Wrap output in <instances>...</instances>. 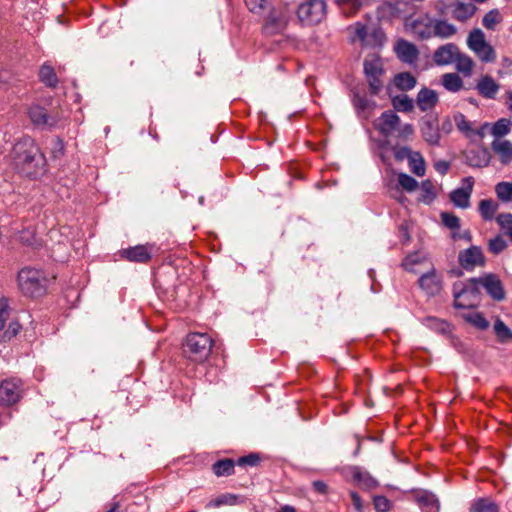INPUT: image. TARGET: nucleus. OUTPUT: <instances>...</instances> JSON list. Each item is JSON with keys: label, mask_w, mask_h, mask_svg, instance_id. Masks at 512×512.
I'll list each match as a JSON object with an SVG mask.
<instances>
[{"label": "nucleus", "mask_w": 512, "mask_h": 512, "mask_svg": "<svg viewBox=\"0 0 512 512\" xmlns=\"http://www.w3.org/2000/svg\"><path fill=\"white\" fill-rule=\"evenodd\" d=\"M501 20L500 12L497 9H492L484 15L482 25L488 30H493Z\"/></svg>", "instance_id": "49530a36"}, {"label": "nucleus", "mask_w": 512, "mask_h": 512, "mask_svg": "<svg viewBox=\"0 0 512 512\" xmlns=\"http://www.w3.org/2000/svg\"><path fill=\"white\" fill-rule=\"evenodd\" d=\"M476 90L481 97L492 100L496 98L500 84L490 75H483L476 83Z\"/></svg>", "instance_id": "f3484780"}, {"label": "nucleus", "mask_w": 512, "mask_h": 512, "mask_svg": "<svg viewBox=\"0 0 512 512\" xmlns=\"http://www.w3.org/2000/svg\"><path fill=\"white\" fill-rule=\"evenodd\" d=\"M267 0H245L246 6L253 13H258L265 7Z\"/></svg>", "instance_id": "0e129e2a"}, {"label": "nucleus", "mask_w": 512, "mask_h": 512, "mask_svg": "<svg viewBox=\"0 0 512 512\" xmlns=\"http://www.w3.org/2000/svg\"><path fill=\"white\" fill-rule=\"evenodd\" d=\"M10 158L18 172L25 176L38 177L45 171V156L29 136L22 137L14 144Z\"/></svg>", "instance_id": "f257e3e1"}, {"label": "nucleus", "mask_w": 512, "mask_h": 512, "mask_svg": "<svg viewBox=\"0 0 512 512\" xmlns=\"http://www.w3.org/2000/svg\"><path fill=\"white\" fill-rule=\"evenodd\" d=\"M416 499L424 512H439V502L434 494L423 491Z\"/></svg>", "instance_id": "a878e982"}, {"label": "nucleus", "mask_w": 512, "mask_h": 512, "mask_svg": "<svg viewBox=\"0 0 512 512\" xmlns=\"http://www.w3.org/2000/svg\"><path fill=\"white\" fill-rule=\"evenodd\" d=\"M420 262V257L418 254H414V255H408L404 260H403V263H402V266L404 267L405 270L409 271V272H413L415 273L416 270L414 269V266L416 264H418Z\"/></svg>", "instance_id": "bf43d9fd"}, {"label": "nucleus", "mask_w": 512, "mask_h": 512, "mask_svg": "<svg viewBox=\"0 0 512 512\" xmlns=\"http://www.w3.org/2000/svg\"><path fill=\"white\" fill-rule=\"evenodd\" d=\"M474 53L482 62L485 63H492L496 60V52L488 42L476 49Z\"/></svg>", "instance_id": "a19ab883"}, {"label": "nucleus", "mask_w": 512, "mask_h": 512, "mask_svg": "<svg viewBox=\"0 0 512 512\" xmlns=\"http://www.w3.org/2000/svg\"><path fill=\"white\" fill-rule=\"evenodd\" d=\"M236 496L232 494H224L216 498L214 501V505L216 507L222 506V505H234L236 503Z\"/></svg>", "instance_id": "680f3d73"}, {"label": "nucleus", "mask_w": 512, "mask_h": 512, "mask_svg": "<svg viewBox=\"0 0 512 512\" xmlns=\"http://www.w3.org/2000/svg\"><path fill=\"white\" fill-rule=\"evenodd\" d=\"M465 163L473 168H484L490 164L491 155L486 147L479 146L468 149L465 154Z\"/></svg>", "instance_id": "9b49d317"}, {"label": "nucleus", "mask_w": 512, "mask_h": 512, "mask_svg": "<svg viewBox=\"0 0 512 512\" xmlns=\"http://www.w3.org/2000/svg\"><path fill=\"white\" fill-rule=\"evenodd\" d=\"M259 461H260L259 456L255 453H251L247 456L240 457L237 460V464L239 466H245V465L256 466L259 463Z\"/></svg>", "instance_id": "052dcab7"}, {"label": "nucleus", "mask_w": 512, "mask_h": 512, "mask_svg": "<svg viewBox=\"0 0 512 512\" xmlns=\"http://www.w3.org/2000/svg\"><path fill=\"white\" fill-rule=\"evenodd\" d=\"M368 36V28L365 24L357 22L354 27V37L362 44L366 43Z\"/></svg>", "instance_id": "4d7b16f0"}, {"label": "nucleus", "mask_w": 512, "mask_h": 512, "mask_svg": "<svg viewBox=\"0 0 512 512\" xmlns=\"http://www.w3.org/2000/svg\"><path fill=\"white\" fill-rule=\"evenodd\" d=\"M416 83V78L409 72H402L394 77V85L401 91L412 90Z\"/></svg>", "instance_id": "7c9ffc66"}, {"label": "nucleus", "mask_w": 512, "mask_h": 512, "mask_svg": "<svg viewBox=\"0 0 512 512\" xmlns=\"http://www.w3.org/2000/svg\"><path fill=\"white\" fill-rule=\"evenodd\" d=\"M423 324L429 329L439 333V334H448L451 331L450 324L442 319L437 317L429 316L423 319Z\"/></svg>", "instance_id": "c85d7f7f"}, {"label": "nucleus", "mask_w": 512, "mask_h": 512, "mask_svg": "<svg viewBox=\"0 0 512 512\" xmlns=\"http://www.w3.org/2000/svg\"><path fill=\"white\" fill-rule=\"evenodd\" d=\"M373 504L377 512H388L392 507L391 501L385 496H374Z\"/></svg>", "instance_id": "864d4df0"}, {"label": "nucleus", "mask_w": 512, "mask_h": 512, "mask_svg": "<svg viewBox=\"0 0 512 512\" xmlns=\"http://www.w3.org/2000/svg\"><path fill=\"white\" fill-rule=\"evenodd\" d=\"M434 21V17L423 14L416 18L406 19L405 28L418 39L427 40L433 38Z\"/></svg>", "instance_id": "423d86ee"}, {"label": "nucleus", "mask_w": 512, "mask_h": 512, "mask_svg": "<svg viewBox=\"0 0 512 512\" xmlns=\"http://www.w3.org/2000/svg\"><path fill=\"white\" fill-rule=\"evenodd\" d=\"M399 125L400 118L392 110L383 112L375 121V128L386 137L394 134Z\"/></svg>", "instance_id": "f8f14e48"}, {"label": "nucleus", "mask_w": 512, "mask_h": 512, "mask_svg": "<svg viewBox=\"0 0 512 512\" xmlns=\"http://www.w3.org/2000/svg\"><path fill=\"white\" fill-rule=\"evenodd\" d=\"M458 51L459 49L455 44L447 43L435 50L433 60L439 66L449 65L455 60Z\"/></svg>", "instance_id": "aec40b11"}, {"label": "nucleus", "mask_w": 512, "mask_h": 512, "mask_svg": "<svg viewBox=\"0 0 512 512\" xmlns=\"http://www.w3.org/2000/svg\"><path fill=\"white\" fill-rule=\"evenodd\" d=\"M393 152H394V156H395V159L397 161H403L404 159H409L410 156L414 153V151H412L411 149H409L408 147L406 146H395L393 147Z\"/></svg>", "instance_id": "13d9d810"}, {"label": "nucleus", "mask_w": 512, "mask_h": 512, "mask_svg": "<svg viewBox=\"0 0 512 512\" xmlns=\"http://www.w3.org/2000/svg\"><path fill=\"white\" fill-rule=\"evenodd\" d=\"M327 4L325 0H306L297 9V17L303 25L319 24L326 16Z\"/></svg>", "instance_id": "39448f33"}, {"label": "nucleus", "mask_w": 512, "mask_h": 512, "mask_svg": "<svg viewBox=\"0 0 512 512\" xmlns=\"http://www.w3.org/2000/svg\"><path fill=\"white\" fill-rule=\"evenodd\" d=\"M421 133L426 142L431 145H437L440 140V133L437 126L431 121H425L421 126Z\"/></svg>", "instance_id": "c756f323"}, {"label": "nucleus", "mask_w": 512, "mask_h": 512, "mask_svg": "<svg viewBox=\"0 0 512 512\" xmlns=\"http://www.w3.org/2000/svg\"><path fill=\"white\" fill-rule=\"evenodd\" d=\"M511 131V121L506 118H500L491 127V135L494 139H504Z\"/></svg>", "instance_id": "f704fd0d"}, {"label": "nucleus", "mask_w": 512, "mask_h": 512, "mask_svg": "<svg viewBox=\"0 0 512 512\" xmlns=\"http://www.w3.org/2000/svg\"><path fill=\"white\" fill-rule=\"evenodd\" d=\"M485 34L479 28L470 31L467 38V45L473 52L486 43Z\"/></svg>", "instance_id": "e433bc0d"}, {"label": "nucleus", "mask_w": 512, "mask_h": 512, "mask_svg": "<svg viewBox=\"0 0 512 512\" xmlns=\"http://www.w3.org/2000/svg\"><path fill=\"white\" fill-rule=\"evenodd\" d=\"M491 149L502 165H509L512 163L511 141L507 139H494L491 143Z\"/></svg>", "instance_id": "6ab92c4d"}, {"label": "nucleus", "mask_w": 512, "mask_h": 512, "mask_svg": "<svg viewBox=\"0 0 512 512\" xmlns=\"http://www.w3.org/2000/svg\"><path fill=\"white\" fill-rule=\"evenodd\" d=\"M493 331L500 343L512 341V330L500 318H496L493 324Z\"/></svg>", "instance_id": "2f4dec72"}, {"label": "nucleus", "mask_w": 512, "mask_h": 512, "mask_svg": "<svg viewBox=\"0 0 512 512\" xmlns=\"http://www.w3.org/2000/svg\"><path fill=\"white\" fill-rule=\"evenodd\" d=\"M421 196L420 200L426 204H430L435 199L434 186L430 180H425L421 183Z\"/></svg>", "instance_id": "de8ad7c7"}, {"label": "nucleus", "mask_w": 512, "mask_h": 512, "mask_svg": "<svg viewBox=\"0 0 512 512\" xmlns=\"http://www.w3.org/2000/svg\"><path fill=\"white\" fill-rule=\"evenodd\" d=\"M40 80L49 87H55L57 84V76L54 69L49 65H43L39 71Z\"/></svg>", "instance_id": "c03bdc74"}, {"label": "nucleus", "mask_w": 512, "mask_h": 512, "mask_svg": "<svg viewBox=\"0 0 512 512\" xmlns=\"http://www.w3.org/2000/svg\"><path fill=\"white\" fill-rule=\"evenodd\" d=\"M418 284L426 295L435 296L442 289V277L434 268H431L420 276Z\"/></svg>", "instance_id": "9d476101"}, {"label": "nucleus", "mask_w": 512, "mask_h": 512, "mask_svg": "<svg viewBox=\"0 0 512 512\" xmlns=\"http://www.w3.org/2000/svg\"><path fill=\"white\" fill-rule=\"evenodd\" d=\"M465 182H467V187H461L453 190L450 194V199L453 202V204L460 208H468L470 205V196L473 189V178L468 177L465 179Z\"/></svg>", "instance_id": "a211bd4d"}, {"label": "nucleus", "mask_w": 512, "mask_h": 512, "mask_svg": "<svg viewBox=\"0 0 512 512\" xmlns=\"http://www.w3.org/2000/svg\"><path fill=\"white\" fill-rule=\"evenodd\" d=\"M23 395V383L19 378H8L0 383V405L16 404Z\"/></svg>", "instance_id": "0eeeda50"}, {"label": "nucleus", "mask_w": 512, "mask_h": 512, "mask_svg": "<svg viewBox=\"0 0 512 512\" xmlns=\"http://www.w3.org/2000/svg\"><path fill=\"white\" fill-rule=\"evenodd\" d=\"M353 105L356 108L358 114L361 117L367 119L370 117V115L375 107V102L369 100L364 95L355 93L353 96Z\"/></svg>", "instance_id": "b1692460"}, {"label": "nucleus", "mask_w": 512, "mask_h": 512, "mask_svg": "<svg viewBox=\"0 0 512 512\" xmlns=\"http://www.w3.org/2000/svg\"><path fill=\"white\" fill-rule=\"evenodd\" d=\"M442 85L447 91L456 93L463 88V80L456 73H446L442 76Z\"/></svg>", "instance_id": "72a5a7b5"}, {"label": "nucleus", "mask_w": 512, "mask_h": 512, "mask_svg": "<svg viewBox=\"0 0 512 512\" xmlns=\"http://www.w3.org/2000/svg\"><path fill=\"white\" fill-rule=\"evenodd\" d=\"M287 17L284 15H275L271 13L266 20L264 29L268 34H276L285 29Z\"/></svg>", "instance_id": "bb28decb"}, {"label": "nucleus", "mask_w": 512, "mask_h": 512, "mask_svg": "<svg viewBox=\"0 0 512 512\" xmlns=\"http://www.w3.org/2000/svg\"><path fill=\"white\" fill-rule=\"evenodd\" d=\"M454 307L457 309H470L476 307L480 302V286L477 278L470 279L467 283L461 284L460 288L455 285Z\"/></svg>", "instance_id": "20e7f679"}, {"label": "nucleus", "mask_w": 512, "mask_h": 512, "mask_svg": "<svg viewBox=\"0 0 512 512\" xmlns=\"http://www.w3.org/2000/svg\"><path fill=\"white\" fill-rule=\"evenodd\" d=\"M213 346L212 338L206 333H190L184 344V352L196 362H202L208 358Z\"/></svg>", "instance_id": "7ed1b4c3"}, {"label": "nucleus", "mask_w": 512, "mask_h": 512, "mask_svg": "<svg viewBox=\"0 0 512 512\" xmlns=\"http://www.w3.org/2000/svg\"><path fill=\"white\" fill-rule=\"evenodd\" d=\"M459 263L466 270L472 269L477 265H483L484 257L482 250L477 246H471L461 251L459 253Z\"/></svg>", "instance_id": "dca6fc26"}, {"label": "nucleus", "mask_w": 512, "mask_h": 512, "mask_svg": "<svg viewBox=\"0 0 512 512\" xmlns=\"http://www.w3.org/2000/svg\"><path fill=\"white\" fill-rule=\"evenodd\" d=\"M443 224L450 229H458L460 227V220L454 214L443 212L441 214Z\"/></svg>", "instance_id": "5fc2aeb1"}, {"label": "nucleus", "mask_w": 512, "mask_h": 512, "mask_svg": "<svg viewBox=\"0 0 512 512\" xmlns=\"http://www.w3.org/2000/svg\"><path fill=\"white\" fill-rule=\"evenodd\" d=\"M475 11L474 4L459 1L453 4L451 14L455 20L465 22L474 15Z\"/></svg>", "instance_id": "5701e85b"}, {"label": "nucleus", "mask_w": 512, "mask_h": 512, "mask_svg": "<svg viewBox=\"0 0 512 512\" xmlns=\"http://www.w3.org/2000/svg\"><path fill=\"white\" fill-rule=\"evenodd\" d=\"M507 248V242L506 240L498 235L492 239L489 240L488 242V249L489 251L494 254V255H498L500 254L501 252H503L505 249Z\"/></svg>", "instance_id": "8fccbe9b"}, {"label": "nucleus", "mask_w": 512, "mask_h": 512, "mask_svg": "<svg viewBox=\"0 0 512 512\" xmlns=\"http://www.w3.org/2000/svg\"><path fill=\"white\" fill-rule=\"evenodd\" d=\"M464 319L475 328L484 331L489 327V321L480 312H468L463 315Z\"/></svg>", "instance_id": "c9c22d12"}, {"label": "nucleus", "mask_w": 512, "mask_h": 512, "mask_svg": "<svg viewBox=\"0 0 512 512\" xmlns=\"http://www.w3.org/2000/svg\"><path fill=\"white\" fill-rule=\"evenodd\" d=\"M336 2L339 6H347L351 11H357L362 5L361 0H336Z\"/></svg>", "instance_id": "69168bd1"}, {"label": "nucleus", "mask_w": 512, "mask_h": 512, "mask_svg": "<svg viewBox=\"0 0 512 512\" xmlns=\"http://www.w3.org/2000/svg\"><path fill=\"white\" fill-rule=\"evenodd\" d=\"M453 63H455L456 70L462 73L465 77H470L472 75L475 64L470 56L458 51Z\"/></svg>", "instance_id": "cd10ccee"}, {"label": "nucleus", "mask_w": 512, "mask_h": 512, "mask_svg": "<svg viewBox=\"0 0 512 512\" xmlns=\"http://www.w3.org/2000/svg\"><path fill=\"white\" fill-rule=\"evenodd\" d=\"M457 28L455 25L443 19H436L434 21L433 37L447 39L456 34Z\"/></svg>", "instance_id": "393cba45"}, {"label": "nucleus", "mask_w": 512, "mask_h": 512, "mask_svg": "<svg viewBox=\"0 0 512 512\" xmlns=\"http://www.w3.org/2000/svg\"><path fill=\"white\" fill-rule=\"evenodd\" d=\"M353 481L361 488L371 490L378 486V481L366 470L359 466L350 467Z\"/></svg>", "instance_id": "412c9836"}, {"label": "nucleus", "mask_w": 512, "mask_h": 512, "mask_svg": "<svg viewBox=\"0 0 512 512\" xmlns=\"http://www.w3.org/2000/svg\"><path fill=\"white\" fill-rule=\"evenodd\" d=\"M495 192L503 202L512 201V183L511 182H500L495 186Z\"/></svg>", "instance_id": "a18cd8bd"}, {"label": "nucleus", "mask_w": 512, "mask_h": 512, "mask_svg": "<svg viewBox=\"0 0 512 512\" xmlns=\"http://www.w3.org/2000/svg\"><path fill=\"white\" fill-rule=\"evenodd\" d=\"M9 317L8 306L6 302L0 303V330L4 328L5 322Z\"/></svg>", "instance_id": "338daca9"}, {"label": "nucleus", "mask_w": 512, "mask_h": 512, "mask_svg": "<svg viewBox=\"0 0 512 512\" xmlns=\"http://www.w3.org/2000/svg\"><path fill=\"white\" fill-rule=\"evenodd\" d=\"M497 209L498 204L491 199H484L479 203V211L484 220H492Z\"/></svg>", "instance_id": "58836bf2"}, {"label": "nucleus", "mask_w": 512, "mask_h": 512, "mask_svg": "<svg viewBox=\"0 0 512 512\" xmlns=\"http://www.w3.org/2000/svg\"><path fill=\"white\" fill-rule=\"evenodd\" d=\"M394 51L400 61L407 64H414L418 60L419 51L415 44L399 39L394 47Z\"/></svg>", "instance_id": "4468645a"}, {"label": "nucleus", "mask_w": 512, "mask_h": 512, "mask_svg": "<svg viewBox=\"0 0 512 512\" xmlns=\"http://www.w3.org/2000/svg\"><path fill=\"white\" fill-rule=\"evenodd\" d=\"M434 168L439 174L445 175L450 168V164L445 160H439L434 163Z\"/></svg>", "instance_id": "774afa93"}, {"label": "nucleus", "mask_w": 512, "mask_h": 512, "mask_svg": "<svg viewBox=\"0 0 512 512\" xmlns=\"http://www.w3.org/2000/svg\"><path fill=\"white\" fill-rule=\"evenodd\" d=\"M364 72L372 94H378L383 88V82L380 79L383 74V65L380 58L373 56L364 61Z\"/></svg>", "instance_id": "6e6552de"}, {"label": "nucleus", "mask_w": 512, "mask_h": 512, "mask_svg": "<svg viewBox=\"0 0 512 512\" xmlns=\"http://www.w3.org/2000/svg\"><path fill=\"white\" fill-rule=\"evenodd\" d=\"M409 168L412 173L418 177H422L426 172L425 160L420 152L414 151V153L408 159Z\"/></svg>", "instance_id": "473e14b6"}, {"label": "nucleus", "mask_w": 512, "mask_h": 512, "mask_svg": "<svg viewBox=\"0 0 512 512\" xmlns=\"http://www.w3.org/2000/svg\"><path fill=\"white\" fill-rule=\"evenodd\" d=\"M235 463L231 459H223L213 464V472L217 476H229L234 473Z\"/></svg>", "instance_id": "4c0bfd02"}, {"label": "nucleus", "mask_w": 512, "mask_h": 512, "mask_svg": "<svg viewBox=\"0 0 512 512\" xmlns=\"http://www.w3.org/2000/svg\"><path fill=\"white\" fill-rule=\"evenodd\" d=\"M18 287L25 296L39 297L46 291L47 278L43 271L31 267L22 268L17 276Z\"/></svg>", "instance_id": "f03ea898"}, {"label": "nucleus", "mask_w": 512, "mask_h": 512, "mask_svg": "<svg viewBox=\"0 0 512 512\" xmlns=\"http://www.w3.org/2000/svg\"><path fill=\"white\" fill-rule=\"evenodd\" d=\"M470 512H499V508L497 504L490 499L481 498L472 504Z\"/></svg>", "instance_id": "ea45409f"}, {"label": "nucleus", "mask_w": 512, "mask_h": 512, "mask_svg": "<svg viewBox=\"0 0 512 512\" xmlns=\"http://www.w3.org/2000/svg\"><path fill=\"white\" fill-rule=\"evenodd\" d=\"M28 116L33 125L41 128L53 129L58 126L60 121V117L57 113H48L44 107L36 104L29 108Z\"/></svg>", "instance_id": "1a4fd4ad"}, {"label": "nucleus", "mask_w": 512, "mask_h": 512, "mask_svg": "<svg viewBox=\"0 0 512 512\" xmlns=\"http://www.w3.org/2000/svg\"><path fill=\"white\" fill-rule=\"evenodd\" d=\"M477 279L479 286H482L494 300L501 301L505 298L503 285L497 276L487 274Z\"/></svg>", "instance_id": "ddd939ff"}, {"label": "nucleus", "mask_w": 512, "mask_h": 512, "mask_svg": "<svg viewBox=\"0 0 512 512\" xmlns=\"http://www.w3.org/2000/svg\"><path fill=\"white\" fill-rule=\"evenodd\" d=\"M19 240L22 244L32 248H38L41 246V242L36 237L34 230L30 228H25L20 232Z\"/></svg>", "instance_id": "37998d69"}, {"label": "nucleus", "mask_w": 512, "mask_h": 512, "mask_svg": "<svg viewBox=\"0 0 512 512\" xmlns=\"http://www.w3.org/2000/svg\"><path fill=\"white\" fill-rule=\"evenodd\" d=\"M392 104L398 111L411 112L414 109V101L406 94L394 97Z\"/></svg>", "instance_id": "79ce46f5"}, {"label": "nucleus", "mask_w": 512, "mask_h": 512, "mask_svg": "<svg viewBox=\"0 0 512 512\" xmlns=\"http://www.w3.org/2000/svg\"><path fill=\"white\" fill-rule=\"evenodd\" d=\"M438 103V94L429 88H422L416 98V104L423 112L432 110Z\"/></svg>", "instance_id": "4be33fe9"}, {"label": "nucleus", "mask_w": 512, "mask_h": 512, "mask_svg": "<svg viewBox=\"0 0 512 512\" xmlns=\"http://www.w3.org/2000/svg\"><path fill=\"white\" fill-rule=\"evenodd\" d=\"M398 184L407 192H413L418 187L417 180L403 172L398 174Z\"/></svg>", "instance_id": "09e8293b"}, {"label": "nucleus", "mask_w": 512, "mask_h": 512, "mask_svg": "<svg viewBox=\"0 0 512 512\" xmlns=\"http://www.w3.org/2000/svg\"><path fill=\"white\" fill-rule=\"evenodd\" d=\"M152 249V245H136L123 249L121 257L130 262L146 263L152 256Z\"/></svg>", "instance_id": "2eb2a0df"}, {"label": "nucleus", "mask_w": 512, "mask_h": 512, "mask_svg": "<svg viewBox=\"0 0 512 512\" xmlns=\"http://www.w3.org/2000/svg\"><path fill=\"white\" fill-rule=\"evenodd\" d=\"M20 329L21 325L16 321H12L9 323L7 329L5 330L3 337L9 340L16 336L19 333Z\"/></svg>", "instance_id": "e2e57ef3"}, {"label": "nucleus", "mask_w": 512, "mask_h": 512, "mask_svg": "<svg viewBox=\"0 0 512 512\" xmlns=\"http://www.w3.org/2000/svg\"><path fill=\"white\" fill-rule=\"evenodd\" d=\"M396 133V136L399 139L407 140L414 134V128L411 124L406 123L404 125H399L396 129Z\"/></svg>", "instance_id": "6e6d98bb"}, {"label": "nucleus", "mask_w": 512, "mask_h": 512, "mask_svg": "<svg viewBox=\"0 0 512 512\" xmlns=\"http://www.w3.org/2000/svg\"><path fill=\"white\" fill-rule=\"evenodd\" d=\"M454 121L459 131L465 133L466 135H470L473 132L472 123L467 120L463 114L459 113L455 115Z\"/></svg>", "instance_id": "3c124183"}, {"label": "nucleus", "mask_w": 512, "mask_h": 512, "mask_svg": "<svg viewBox=\"0 0 512 512\" xmlns=\"http://www.w3.org/2000/svg\"><path fill=\"white\" fill-rule=\"evenodd\" d=\"M497 224L504 231L505 235L508 236L510 231H512V214L511 213H501L496 218Z\"/></svg>", "instance_id": "603ef678"}]
</instances>
